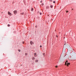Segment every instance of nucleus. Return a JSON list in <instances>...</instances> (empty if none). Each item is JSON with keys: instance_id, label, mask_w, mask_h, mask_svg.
I'll list each match as a JSON object with an SVG mask.
<instances>
[{"instance_id": "15", "label": "nucleus", "mask_w": 76, "mask_h": 76, "mask_svg": "<svg viewBox=\"0 0 76 76\" xmlns=\"http://www.w3.org/2000/svg\"><path fill=\"white\" fill-rule=\"evenodd\" d=\"M42 6H43V5H44V4H43V3L42 4Z\"/></svg>"}, {"instance_id": "10", "label": "nucleus", "mask_w": 76, "mask_h": 76, "mask_svg": "<svg viewBox=\"0 0 76 76\" xmlns=\"http://www.w3.org/2000/svg\"><path fill=\"white\" fill-rule=\"evenodd\" d=\"M53 6H52V5H51V6H50V7H51V8H53Z\"/></svg>"}, {"instance_id": "7", "label": "nucleus", "mask_w": 76, "mask_h": 76, "mask_svg": "<svg viewBox=\"0 0 76 76\" xmlns=\"http://www.w3.org/2000/svg\"><path fill=\"white\" fill-rule=\"evenodd\" d=\"M36 53H35V54H34V57H37V56L36 55Z\"/></svg>"}, {"instance_id": "32", "label": "nucleus", "mask_w": 76, "mask_h": 76, "mask_svg": "<svg viewBox=\"0 0 76 76\" xmlns=\"http://www.w3.org/2000/svg\"><path fill=\"white\" fill-rule=\"evenodd\" d=\"M21 14L22 15V13H21Z\"/></svg>"}, {"instance_id": "3", "label": "nucleus", "mask_w": 76, "mask_h": 76, "mask_svg": "<svg viewBox=\"0 0 76 76\" xmlns=\"http://www.w3.org/2000/svg\"><path fill=\"white\" fill-rule=\"evenodd\" d=\"M8 14L10 16H11V15H12V13L10 12H8Z\"/></svg>"}, {"instance_id": "25", "label": "nucleus", "mask_w": 76, "mask_h": 76, "mask_svg": "<svg viewBox=\"0 0 76 76\" xmlns=\"http://www.w3.org/2000/svg\"><path fill=\"white\" fill-rule=\"evenodd\" d=\"M52 1V0H51V1Z\"/></svg>"}, {"instance_id": "20", "label": "nucleus", "mask_w": 76, "mask_h": 76, "mask_svg": "<svg viewBox=\"0 0 76 76\" xmlns=\"http://www.w3.org/2000/svg\"><path fill=\"white\" fill-rule=\"evenodd\" d=\"M57 67H58V66H56V68H57Z\"/></svg>"}, {"instance_id": "5", "label": "nucleus", "mask_w": 76, "mask_h": 76, "mask_svg": "<svg viewBox=\"0 0 76 76\" xmlns=\"http://www.w3.org/2000/svg\"><path fill=\"white\" fill-rule=\"evenodd\" d=\"M30 44L31 45H32V44H33V42H32V41L30 42Z\"/></svg>"}, {"instance_id": "27", "label": "nucleus", "mask_w": 76, "mask_h": 76, "mask_svg": "<svg viewBox=\"0 0 76 76\" xmlns=\"http://www.w3.org/2000/svg\"><path fill=\"white\" fill-rule=\"evenodd\" d=\"M73 10V9H72V10Z\"/></svg>"}, {"instance_id": "29", "label": "nucleus", "mask_w": 76, "mask_h": 76, "mask_svg": "<svg viewBox=\"0 0 76 76\" xmlns=\"http://www.w3.org/2000/svg\"><path fill=\"white\" fill-rule=\"evenodd\" d=\"M48 16H49V15H48Z\"/></svg>"}, {"instance_id": "17", "label": "nucleus", "mask_w": 76, "mask_h": 76, "mask_svg": "<svg viewBox=\"0 0 76 76\" xmlns=\"http://www.w3.org/2000/svg\"><path fill=\"white\" fill-rule=\"evenodd\" d=\"M43 56H44V55H45V53H43Z\"/></svg>"}, {"instance_id": "30", "label": "nucleus", "mask_w": 76, "mask_h": 76, "mask_svg": "<svg viewBox=\"0 0 76 76\" xmlns=\"http://www.w3.org/2000/svg\"><path fill=\"white\" fill-rule=\"evenodd\" d=\"M24 42H23V43L24 44Z\"/></svg>"}, {"instance_id": "1", "label": "nucleus", "mask_w": 76, "mask_h": 76, "mask_svg": "<svg viewBox=\"0 0 76 76\" xmlns=\"http://www.w3.org/2000/svg\"><path fill=\"white\" fill-rule=\"evenodd\" d=\"M71 57H72L74 59H76V53L75 52L72 53Z\"/></svg>"}, {"instance_id": "16", "label": "nucleus", "mask_w": 76, "mask_h": 76, "mask_svg": "<svg viewBox=\"0 0 76 76\" xmlns=\"http://www.w3.org/2000/svg\"><path fill=\"white\" fill-rule=\"evenodd\" d=\"M40 48L42 47V45H40Z\"/></svg>"}, {"instance_id": "18", "label": "nucleus", "mask_w": 76, "mask_h": 76, "mask_svg": "<svg viewBox=\"0 0 76 76\" xmlns=\"http://www.w3.org/2000/svg\"><path fill=\"white\" fill-rule=\"evenodd\" d=\"M53 3H55V1H53Z\"/></svg>"}, {"instance_id": "31", "label": "nucleus", "mask_w": 76, "mask_h": 76, "mask_svg": "<svg viewBox=\"0 0 76 76\" xmlns=\"http://www.w3.org/2000/svg\"><path fill=\"white\" fill-rule=\"evenodd\" d=\"M21 66H22V65H21Z\"/></svg>"}, {"instance_id": "9", "label": "nucleus", "mask_w": 76, "mask_h": 76, "mask_svg": "<svg viewBox=\"0 0 76 76\" xmlns=\"http://www.w3.org/2000/svg\"><path fill=\"white\" fill-rule=\"evenodd\" d=\"M35 61L36 62H37L38 61V60H36Z\"/></svg>"}, {"instance_id": "13", "label": "nucleus", "mask_w": 76, "mask_h": 76, "mask_svg": "<svg viewBox=\"0 0 76 76\" xmlns=\"http://www.w3.org/2000/svg\"><path fill=\"white\" fill-rule=\"evenodd\" d=\"M68 47H69V48H70V45H68Z\"/></svg>"}, {"instance_id": "14", "label": "nucleus", "mask_w": 76, "mask_h": 76, "mask_svg": "<svg viewBox=\"0 0 76 76\" xmlns=\"http://www.w3.org/2000/svg\"><path fill=\"white\" fill-rule=\"evenodd\" d=\"M8 26H9H9H10V25L8 24Z\"/></svg>"}, {"instance_id": "24", "label": "nucleus", "mask_w": 76, "mask_h": 76, "mask_svg": "<svg viewBox=\"0 0 76 76\" xmlns=\"http://www.w3.org/2000/svg\"><path fill=\"white\" fill-rule=\"evenodd\" d=\"M56 37H58L57 36H56Z\"/></svg>"}, {"instance_id": "22", "label": "nucleus", "mask_w": 76, "mask_h": 76, "mask_svg": "<svg viewBox=\"0 0 76 76\" xmlns=\"http://www.w3.org/2000/svg\"><path fill=\"white\" fill-rule=\"evenodd\" d=\"M25 54H26V55L27 54V53H26Z\"/></svg>"}, {"instance_id": "8", "label": "nucleus", "mask_w": 76, "mask_h": 76, "mask_svg": "<svg viewBox=\"0 0 76 76\" xmlns=\"http://www.w3.org/2000/svg\"><path fill=\"white\" fill-rule=\"evenodd\" d=\"M32 60H35V58H34V57L32 58Z\"/></svg>"}, {"instance_id": "2", "label": "nucleus", "mask_w": 76, "mask_h": 76, "mask_svg": "<svg viewBox=\"0 0 76 76\" xmlns=\"http://www.w3.org/2000/svg\"><path fill=\"white\" fill-rule=\"evenodd\" d=\"M65 65H67V66H68L69 65H70V63H68L67 61H66V62H65Z\"/></svg>"}, {"instance_id": "26", "label": "nucleus", "mask_w": 76, "mask_h": 76, "mask_svg": "<svg viewBox=\"0 0 76 76\" xmlns=\"http://www.w3.org/2000/svg\"><path fill=\"white\" fill-rule=\"evenodd\" d=\"M36 28L37 27V26H36Z\"/></svg>"}, {"instance_id": "21", "label": "nucleus", "mask_w": 76, "mask_h": 76, "mask_svg": "<svg viewBox=\"0 0 76 76\" xmlns=\"http://www.w3.org/2000/svg\"><path fill=\"white\" fill-rule=\"evenodd\" d=\"M22 15H23V13H22Z\"/></svg>"}, {"instance_id": "19", "label": "nucleus", "mask_w": 76, "mask_h": 76, "mask_svg": "<svg viewBox=\"0 0 76 76\" xmlns=\"http://www.w3.org/2000/svg\"><path fill=\"white\" fill-rule=\"evenodd\" d=\"M68 11H67L66 12V13H68Z\"/></svg>"}, {"instance_id": "12", "label": "nucleus", "mask_w": 76, "mask_h": 76, "mask_svg": "<svg viewBox=\"0 0 76 76\" xmlns=\"http://www.w3.org/2000/svg\"><path fill=\"white\" fill-rule=\"evenodd\" d=\"M18 51H19V52H20V50H18Z\"/></svg>"}, {"instance_id": "28", "label": "nucleus", "mask_w": 76, "mask_h": 76, "mask_svg": "<svg viewBox=\"0 0 76 76\" xmlns=\"http://www.w3.org/2000/svg\"><path fill=\"white\" fill-rule=\"evenodd\" d=\"M66 45V44H64V45Z\"/></svg>"}, {"instance_id": "6", "label": "nucleus", "mask_w": 76, "mask_h": 76, "mask_svg": "<svg viewBox=\"0 0 76 76\" xmlns=\"http://www.w3.org/2000/svg\"><path fill=\"white\" fill-rule=\"evenodd\" d=\"M33 10H34V8H32L31 9V12H33Z\"/></svg>"}, {"instance_id": "4", "label": "nucleus", "mask_w": 76, "mask_h": 76, "mask_svg": "<svg viewBox=\"0 0 76 76\" xmlns=\"http://www.w3.org/2000/svg\"><path fill=\"white\" fill-rule=\"evenodd\" d=\"M17 10H15L14 11V14H15V15H16V13H17Z\"/></svg>"}, {"instance_id": "11", "label": "nucleus", "mask_w": 76, "mask_h": 76, "mask_svg": "<svg viewBox=\"0 0 76 76\" xmlns=\"http://www.w3.org/2000/svg\"><path fill=\"white\" fill-rule=\"evenodd\" d=\"M40 15H42V13L40 12L39 13Z\"/></svg>"}, {"instance_id": "23", "label": "nucleus", "mask_w": 76, "mask_h": 76, "mask_svg": "<svg viewBox=\"0 0 76 76\" xmlns=\"http://www.w3.org/2000/svg\"><path fill=\"white\" fill-rule=\"evenodd\" d=\"M41 3H42V1H41Z\"/></svg>"}]
</instances>
